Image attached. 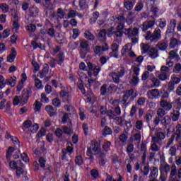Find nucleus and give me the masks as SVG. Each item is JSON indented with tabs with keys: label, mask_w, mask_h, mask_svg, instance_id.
I'll use <instances>...</instances> for the list:
<instances>
[{
	"label": "nucleus",
	"mask_w": 181,
	"mask_h": 181,
	"mask_svg": "<svg viewBox=\"0 0 181 181\" xmlns=\"http://www.w3.org/2000/svg\"><path fill=\"white\" fill-rule=\"evenodd\" d=\"M125 75V69L121 68L117 72H112L110 76L112 78V81L115 84H119L121 83L122 77H124Z\"/></svg>",
	"instance_id": "obj_3"
},
{
	"label": "nucleus",
	"mask_w": 181,
	"mask_h": 181,
	"mask_svg": "<svg viewBox=\"0 0 181 181\" xmlns=\"http://www.w3.org/2000/svg\"><path fill=\"white\" fill-rule=\"evenodd\" d=\"M32 94V90L29 89H23L22 92V95L21 97V105H25L26 103H28V100H29V97H30Z\"/></svg>",
	"instance_id": "obj_4"
},
{
	"label": "nucleus",
	"mask_w": 181,
	"mask_h": 181,
	"mask_svg": "<svg viewBox=\"0 0 181 181\" xmlns=\"http://www.w3.org/2000/svg\"><path fill=\"white\" fill-rule=\"evenodd\" d=\"M40 168L45 169L46 167V160L43 157H40L38 160Z\"/></svg>",
	"instance_id": "obj_45"
},
{
	"label": "nucleus",
	"mask_w": 181,
	"mask_h": 181,
	"mask_svg": "<svg viewBox=\"0 0 181 181\" xmlns=\"http://www.w3.org/2000/svg\"><path fill=\"white\" fill-rule=\"evenodd\" d=\"M64 52H59L57 56V64H63V62H64Z\"/></svg>",
	"instance_id": "obj_30"
},
{
	"label": "nucleus",
	"mask_w": 181,
	"mask_h": 181,
	"mask_svg": "<svg viewBox=\"0 0 181 181\" xmlns=\"http://www.w3.org/2000/svg\"><path fill=\"white\" fill-rule=\"evenodd\" d=\"M52 104L54 105V107H60V104H62V102L60 101L59 98H54L52 100Z\"/></svg>",
	"instance_id": "obj_55"
},
{
	"label": "nucleus",
	"mask_w": 181,
	"mask_h": 181,
	"mask_svg": "<svg viewBox=\"0 0 181 181\" xmlns=\"http://www.w3.org/2000/svg\"><path fill=\"white\" fill-rule=\"evenodd\" d=\"M166 138V134L165 132H155L153 136L151 137L152 142H157V144H160L161 141H163Z\"/></svg>",
	"instance_id": "obj_5"
},
{
	"label": "nucleus",
	"mask_w": 181,
	"mask_h": 181,
	"mask_svg": "<svg viewBox=\"0 0 181 181\" xmlns=\"http://www.w3.org/2000/svg\"><path fill=\"white\" fill-rule=\"evenodd\" d=\"M135 4V0H124V8L127 9V11H132L134 8V4Z\"/></svg>",
	"instance_id": "obj_21"
},
{
	"label": "nucleus",
	"mask_w": 181,
	"mask_h": 181,
	"mask_svg": "<svg viewBox=\"0 0 181 181\" xmlns=\"http://www.w3.org/2000/svg\"><path fill=\"white\" fill-rule=\"evenodd\" d=\"M83 163H84V159L83 158V156H76L75 157V164L77 165L78 166H81Z\"/></svg>",
	"instance_id": "obj_32"
},
{
	"label": "nucleus",
	"mask_w": 181,
	"mask_h": 181,
	"mask_svg": "<svg viewBox=\"0 0 181 181\" xmlns=\"http://www.w3.org/2000/svg\"><path fill=\"white\" fill-rule=\"evenodd\" d=\"M26 29L28 32H35L36 30V25L35 24H30L26 26Z\"/></svg>",
	"instance_id": "obj_51"
},
{
	"label": "nucleus",
	"mask_w": 181,
	"mask_h": 181,
	"mask_svg": "<svg viewBox=\"0 0 181 181\" xmlns=\"http://www.w3.org/2000/svg\"><path fill=\"white\" fill-rule=\"evenodd\" d=\"M158 142L153 141V144L151 146V149L152 152H158L159 151V148L158 147Z\"/></svg>",
	"instance_id": "obj_47"
},
{
	"label": "nucleus",
	"mask_w": 181,
	"mask_h": 181,
	"mask_svg": "<svg viewBox=\"0 0 181 181\" xmlns=\"http://www.w3.org/2000/svg\"><path fill=\"white\" fill-rule=\"evenodd\" d=\"M159 175V170L158 168L153 166L150 168V174L148 177H156L157 178Z\"/></svg>",
	"instance_id": "obj_18"
},
{
	"label": "nucleus",
	"mask_w": 181,
	"mask_h": 181,
	"mask_svg": "<svg viewBox=\"0 0 181 181\" xmlns=\"http://www.w3.org/2000/svg\"><path fill=\"white\" fill-rule=\"evenodd\" d=\"M168 44L165 40H161L157 44V47H158L160 50H166V49H168Z\"/></svg>",
	"instance_id": "obj_27"
},
{
	"label": "nucleus",
	"mask_w": 181,
	"mask_h": 181,
	"mask_svg": "<svg viewBox=\"0 0 181 181\" xmlns=\"http://www.w3.org/2000/svg\"><path fill=\"white\" fill-rule=\"evenodd\" d=\"M0 9L2 10L4 13H6V12L9 11V7L6 5V4H0Z\"/></svg>",
	"instance_id": "obj_48"
},
{
	"label": "nucleus",
	"mask_w": 181,
	"mask_h": 181,
	"mask_svg": "<svg viewBox=\"0 0 181 181\" xmlns=\"http://www.w3.org/2000/svg\"><path fill=\"white\" fill-rule=\"evenodd\" d=\"M169 154L171 155V156H176V147L175 146L170 148Z\"/></svg>",
	"instance_id": "obj_59"
},
{
	"label": "nucleus",
	"mask_w": 181,
	"mask_h": 181,
	"mask_svg": "<svg viewBox=\"0 0 181 181\" xmlns=\"http://www.w3.org/2000/svg\"><path fill=\"white\" fill-rule=\"evenodd\" d=\"M176 23H177V21L175 19H172L170 20V28L173 30H175V29L176 28Z\"/></svg>",
	"instance_id": "obj_61"
},
{
	"label": "nucleus",
	"mask_w": 181,
	"mask_h": 181,
	"mask_svg": "<svg viewBox=\"0 0 181 181\" xmlns=\"http://www.w3.org/2000/svg\"><path fill=\"white\" fill-rule=\"evenodd\" d=\"M151 81L153 84L152 87H159V84H160V81H159V79H158L157 78H151Z\"/></svg>",
	"instance_id": "obj_50"
},
{
	"label": "nucleus",
	"mask_w": 181,
	"mask_h": 181,
	"mask_svg": "<svg viewBox=\"0 0 181 181\" xmlns=\"http://www.w3.org/2000/svg\"><path fill=\"white\" fill-rule=\"evenodd\" d=\"M107 84H103L101 87H100V95H107V93H108V90L107 89Z\"/></svg>",
	"instance_id": "obj_39"
},
{
	"label": "nucleus",
	"mask_w": 181,
	"mask_h": 181,
	"mask_svg": "<svg viewBox=\"0 0 181 181\" xmlns=\"http://www.w3.org/2000/svg\"><path fill=\"white\" fill-rule=\"evenodd\" d=\"M172 166L170 167V165L169 164H168V163H161L160 165V173H165V175H168V173H169V172L172 171Z\"/></svg>",
	"instance_id": "obj_10"
},
{
	"label": "nucleus",
	"mask_w": 181,
	"mask_h": 181,
	"mask_svg": "<svg viewBox=\"0 0 181 181\" xmlns=\"http://www.w3.org/2000/svg\"><path fill=\"white\" fill-rule=\"evenodd\" d=\"M181 178H179V177L176 176V173H174L173 174L172 173H170V177L169 180L170 181H180Z\"/></svg>",
	"instance_id": "obj_40"
},
{
	"label": "nucleus",
	"mask_w": 181,
	"mask_h": 181,
	"mask_svg": "<svg viewBox=\"0 0 181 181\" xmlns=\"http://www.w3.org/2000/svg\"><path fill=\"white\" fill-rule=\"evenodd\" d=\"M57 13L58 15V18H59L60 19H63L64 18V11H63V8H58Z\"/></svg>",
	"instance_id": "obj_49"
},
{
	"label": "nucleus",
	"mask_w": 181,
	"mask_h": 181,
	"mask_svg": "<svg viewBox=\"0 0 181 181\" xmlns=\"http://www.w3.org/2000/svg\"><path fill=\"white\" fill-rule=\"evenodd\" d=\"M170 173H172L173 175L175 173V176H177L179 179H181V165L177 169V167H176V164H172Z\"/></svg>",
	"instance_id": "obj_15"
},
{
	"label": "nucleus",
	"mask_w": 181,
	"mask_h": 181,
	"mask_svg": "<svg viewBox=\"0 0 181 181\" xmlns=\"http://www.w3.org/2000/svg\"><path fill=\"white\" fill-rule=\"evenodd\" d=\"M23 125L24 127V128H23V131H25V129H28V128H30V127H32V121L27 120L23 122Z\"/></svg>",
	"instance_id": "obj_44"
},
{
	"label": "nucleus",
	"mask_w": 181,
	"mask_h": 181,
	"mask_svg": "<svg viewBox=\"0 0 181 181\" xmlns=\"http://www.w3.org/2000/svg\"><path fill=\"white\" fill-rule=\"evenodd\" d=\"M5 84H8V86H11V87H15V84H16V77L13 76L8 78L6 80Z\"/></svg>",
	"instance_id": "obj_28"
},
{
	"label": "nucleus",
	"mask_w": 181,
	"mask_h": 181,
	"mask_svg": "<svg viewBox=\"0 0 181 181\" xmlns=\"http://www.w3.org/2000/svg\"><path fill=\"white\" fill-rule=\"evenodd\" d=\"M157 115L160 118H163L166 115V110L163 109V107H159L157 110Z\"/></svg>",
	"instance_id": "obj_34"
},
{
	"label": "nucleus",
	"mask_w": 181,
	"mask_h": 181,
	"mask_svg": "<svg viewBox=\"0 0 181 181\" xmlns=\"http://www.w3.org/2000/svg\"><path fill=\"white\" fill-rule=\"evenodd\" d=\"M35 85L37 88H43V86L42 85V81H40V79L37 78L35 79Z\"/></svg>",
	"instance_id": "obj_46"
},
{
	"label": "nucleus",
	"mask_w": 181,
	"mask_h": 181,
	"mask_svg": "<svg viewBox=\"0 0 181 181\" xmlns=\"http://www.w3.org/2000/svg\"><path fill=\"white\" fill-rule=\"evenodd\" d=\"M100 152V146H98V142H94L90 147L88 148L86 155L88 156H91V155H97Z\"/></svg>",
	"instance_id": "obj_6"
},
{
	"label": "nucleus",
	"mask_w": 181,
	"mask_h": 181,
	"mask_svg": "<svg viewBox=\"0 0 181 181\" xmlns=\"http://www.w3.org/2000/svg\"><path fill=\"white\" fill-rule=\"evenodd\" d=\"M84 35H85L86 39H88V40H90L91 42H93V40H94V39H95V37L94 36V35H93L88 30L85 31Z\"/></svg>",
	"instance_id": "obj_35"
},
{
	"label": "nucleus",
	"mask_w": 181,
	"mask_h": 181,
	"mask_svg": "<svg viewBox=\"0 0 181 181\" xmlns=\"http://www.w3.org/2000/svg\"><path fill=\"white\" fill-rule=\"evenodd\" d=\"M110 146H111V142L110 141H106L103 146V148L105 152H108L110 151Z\"/></svg>",
	"instance_id": "obj_52"
},
{
	"label": "nucleus",
	"mask_w": 181,
	"mask_h": 181,
	"mask_svg": "<svg viewBox=\"0 0 181 181\" xmlns=\"http://www.w3.org/2000/svg\"><path fill=\"white\" fill-rule=\"evenodd\" d=\"M22 76L23 78L21 80V81L18 82V84L17 86V91L18 92L22 91V88H23V83L26 81V74H23Z\"/></svg>",
	"instance_id": "obj_26"
},
{
	"label": "nucleus",
	"mask_w": 181,
	"mask_h": 181,
	"mask_svg": "<svg viewBox=\"0 0 181 181\" xmlns=\"http://www.w3.org/2000/svg\"><path fill=\"white\" fill-rule=\"evenodd\" d=\"M134 89H129L127 90L124 92V95L122 97V100H120V103L121 104H125V103H127V101H128V100H129L130 98V100L133 101L134 100Z\"/></svg>",
	"instance_id": "obj_7"
},
{
	"label": "nucleus",
	"mask_w": 181,
	"mask_h": 181,
	"mask_svg": "<svg viewBox=\"0 0 181 181\" xmlns=\"http://www.w3.org/2000/svg\"><path fill=\"white\" fill-rule=\"evenodd\" d=\"M149 170H151V168L148 165H145L143 170H141L143 176H148L149 175Z\"/></svg>",
	"instance_id": "obj_41"
},
{
	"label": "nucleus",
	"mask_w": 181,
	"mask_h": 181,
	"mask_svg": "<svg viewBox=\"0 0 181 181\" xmlns=\"http://www.w3.org/2000/svg\"><path fill=\"white\" fill-rule=\"evenodd\" d=\"M160 71L163 74H168L170 71V69L166 66H162L160 68Z\"/></svg>",
	"instance_id": "obj_56"
},
{
	"label": "nucleus",
	"mask_w": 181,
	"mask_h": 181,
	"mask_svg": "<svg viewBox=\"0 0 181 181\" xmlns=\"http://www.w3.org/2000/svg\"><path fill=\"white\" fill-rule=\"evenodd\" d=\"M88 53V41L80 40L79 41V54L81 59H86Z\"/></svg>",
	"instance_id": "obj_2"
},
{
	"label": "nucleus",
	"mask_w": 181,
	"mask_h": 181,
	"mask_svg": "<svg viewBox=\"0 0 181 181\" xmlns=\"http://www.w3.org/2000/svg\"><path fill=\"white\" fill-rule=\"evenodd\" d=\"M49 73V65L46 64L42 70L40 72V78H43L46 77V75Z\"/></svg>",
	"instance_id": "obj_31"
},
{
	"label": "nucleus",
	"mask_w": 181,
	"mask_h": 181,
	"mask_svg": "<svg viewBox=\"0 0 181 181\" xmlns=\"http://www.w3.org/2000/svg\"><path fill=\"white\" fill-rule=\"evenodd\" d=\"M142 127H144V122H142V120H137L136 122V129L141 130L142 129Z\"/></svg>",
	"instance_id": "obj_57"
},
{
	"label": "nucleus",
	"mask_w": 181,
	"mask_h": 181,
	"mask_svg": "<svg viewBox=\"0 0 181 181\" xmlns=\"http://www.w3.org/2000/svg\"><path fill=\"white\" fill-rule=\"evenodd\" d=\"M102 134L103 136H107V135H112V129L108 126H105L103 129Z\"/></svg>",
	"instance_id": "obj_33"
},
{
	"label": "nucleus",
	"mask_w": 181,
	"mask_h": 181,
	"mask_svg": "<svg viewBox=\"0 0 181 181\" xmlns=\"http://www.w3.org/2000/svg\"><path fill=\"white\" fill-rule=\"evenodd\" d=\"M172 122V118L169 115H165L161 117V125L165 127V128L168 127V125H170Z\"/></svg>",
	"instance_id": "obj_16"
},
{
	"label": "nucleus",
	"mask_w": 181,
	"mask_h": 181,
	"mask_svg": "<svg viewBox=\"0 0 181 181\" xmlns=\"http://www.w3.org/2000/svg\"><path fill=\"white\" fill-rule=\"evenodd\" d=\"M16 54L17 53L15 47H12L11 54L7 57V62H9V63H13L15 57H16Z\"/></svg>",
	"instance_id": "obj_20"
},
{
	"label": "nucleus",
	"mask_w": 181,
	"mask_h": 181,
	"mask_svg": "<svg viewBox=\"0 0 181 181\" xmlns=\"http://www.w3.org/2000/svg\"><path fill=\"white\" fill-rule=\"evenodd\" d=\"M132 49V45L131 44H126L122 49V55L127 56V53H129Z\"/></svg>",
	"instance_id": "obj_24"
},
{
	"label": "nucleus",
	"mask_w": 181,
	"mask_h": 181,
	"mask_svg": "<svg viewBox=\"0 0 181 181\" xmlns=\"http://www.w3.org/2000/svg\"><path fill=\"white\" fill-rule=\"evenodd\" d=\"M28 13L30 18H36V16H37L39 14V8H37V7L35 6H33L29 8Z\"/></svg>",
	"instance_id": "obj_17"
},
{
	"label": "nucleus",
	"mask_w": 181,
	"mask_h": 181,
	"mask_svg": "<svg viewBox=\"0 0 181 181\" xmlns=\"http://www.w3.org/2000/svg\"><path fill=\"white\" fill-rule=\"evenodd\" d=\"M13 152H15V148L10 146L7 150L6 155L7 160H11V156L12 155V153H13Z\"/></svg>",
	"instance_id": "obj_37"
},
{
	"label": "nucleus",
	"mask_w": 181,
	"mask_h": 181,
	"mask_svg": "<svg viewBox=\"0 0 181 181\" xmlns=\"http://www.w3.org/2000/svg\"><path fill=\"white\" fill-rule=\"evenodd\" d=\"M107 117H109L110 119H114V118L117 117L115 112L112 110H109L107 111Z\"/></svg>",
	"instance_id": "obj_42"
},
{
	"label": "nucleus",
	"mask_w": 181,
	"mask_h": 181,
	"mask_svg": "<svg viewBox=\"0 0 181 181\" xmlns=\"http://www.w3.org/2000/svg\"><path fill=\"white\" fill-rule=\"evenodd\" d=\"M147 94H151L153 98H159L160 97V93L158 89H152L147 92Z\"/></svg>",
	"instance_id": "obj_29"
},
{
	"label": "nucleus",
	"mask_w": 181,
	"mask_h": 181,
	"mask_svg": "<svg viewBox=\"0 0 181 181\" xmlns=\"http://www.w3.org/2000/svg\"><path fill=\"white\" fill-rule=\"evenodd\" d=\"M45 110L49 114V117H54V115H57V112H56V110L53 108L52 105H47L45 107Z\"/></svg>",
	"instance_id": "obj_23"
},
{
	"label": "nucleus",
	"mask_w": 181,
	"mask_h": 181,
	"mask_svg": "<svg viewBox=\"0 0 181 181\" xmlns=\"http://www.w3.org/2000/svg\"><path fill=\"white\" fill-rule=\"evenodd\" d=\"M98 40L100 42V43H105L107 42V30L103 29L98 34Z\"/></svg>",
	"instance_id": "obj_11"
},
{
	"label": "nucleus",
	"mask_w": 181,
	"mask_h": 181,
	"mask_svg": "<svg viewBox=\"0 0 181 181\" xmlns=\"http://www.w3.org/2000/svg\"><path fill=\"white\" fill-rule=\"evenodd\" d=\"M138 83H139V78L136 75H132V78L131 80L130 84L132 86H137Z\"/></svg>",
	"instance_id": "obj_38"
},
{
	"label": "nucleus",
	"mask_w": 181,
	"mask_h": 181,
	"mask_svg": "<svg viewBox=\"0 0 181 181\" xmlns=\"http://www.w3.org/2000/svg\"><path fill=\"white\" fill-rule=\"evenodd\" d=\"M132 70L134 71L133 76H139V67L136 66H132Z\"/></svg>",
	"instance_id": "obj_53"
},
{
	"label": "nucleus",
	"mask_w": 181,
	"mask_h": 181,
	"mask_svg": "<svg viewBox=\"0 0 181 181\" xmlns=\"http://www.w3.org/2000/svg\"><path fill=\"white\" fill-rule=\"evenodd\" d=\"M125 30H127V28H125V27L117 26L116 30L113 31L112 33V35H115L116 37H122L124 32H125Z\"/></svg>",
	"instance_id": "obj_12"
},
{
	"label": "nucleus",
	"mask_w": 181,
	"mask_h": 181,
	"mask_svg": "<svg viewBox=\"0 0 181 181\" xmlns=\"http://www.w3.org/2000/svg\"><path fill=\"white\" fill-rule=\"evenodd\" d=\"M114 19L115 22L118 23L117 26L125 28V18H124V16H115Z\"/></svg>",
	"instance_id": "obj_14"
},
{
	"label": "nucleus",
	"mask_w": 181,
	"mask_h": 181,
	"mask_svg": "<svg viewBox=\"0 0 181 181\" xmlns=\"http://www.w3.org/2000/svg\"><path fill=\"white\" fill-rule=\"evenodd\" d=\"M170 117H171L170 118L172 121L173 122L178 121L179 117H180V112L179 111V110H173V112L170 113Z\"/></svg>",
	"instance_id": "obj_22"
},
{
	"label": "nucleus",
	"mask_w": 181,
	"mask_h": 181,
	"mask_svg": "<svg viewBox=\"0 0 181 181\" xmlns=\"http://www.w3.org/2000/svg\"><path fill=\"white\" fill-rule=\"evenodd\" d=\"M124 35L128 36V37H133L134 36H138L139 35V30L137 28H128L125 30L124 32Z\"/></svg>",
	"instance_id": "obj_9"
},
{
	"label": "nucleus",
	"mask_w": 181,
	"mask_h": 181,
	"mask_svg": "<svg viewBox=\"0 0 181 181\" xmlns=\"http://www.w3.org/2000/svg\"><path fill=\"white\" fill-rule=\"evenodd\" d=\"M146 101V99H145V98L141 97L137 100V104L141 107L142 105H145Z\"/></svg>",
	"instance_id": "obj_58"
},
{
	"label": "nucleus",
	"mask_w": 181,
	"mask_h": 181,
	"mask_svg": "<svg viewBox=\"0 0 181 181\" xmlns=\"http://www.w3.org/2000/svg\"><path fill=\"white\" fill-rule=\"evenodd\" d=\"M160 107L165 110V111H170L173 106H172V103L168 102L165 99H160Z\"/></svg>",
	"instance_id": "obj_13"
},
{
	"label": "nucleus",
	"mask_w": 181,
	"mask_h": 181,
	"mask_svg": "<svg viewBox=\"0 0 181 181\" xmlns=\"http://www.w3.org/2000/svg\"><path fill=\"white\" fill-rule=\"evenodd\" d=\"M133 141H135L136 144L141 143V133H136L133 136Z\"/></svg>",
	"instance_id": "obj_43"
},
{
	"label": "nucleus",
	"mask_w": 181,
	"mask_h": 181,
	"mask_svg": "<svg viewBox=\"0 0 181 181\" xmlns=\"http://www.w3.org/2000/svg\"><path fill=\"white\" fill-rule=\"evenodd\" d=\"M173 73H175L176 74H180L181 73V64L177 63L174 66V69L173 70Z\"/></svg>",
	"instance_id": "obj_36"
},
{
	"label": "nucleus",
	"mask_w": 181,
	"mask_h": 181,
	"mask_svg": "<svg viewBox=\"0 0 181 181\" xmlns=\"http://www.w3.org/2000/svg\"><path fill=\"white\" fill-rule=\"evenodd\" d=\"M168 177V174H165V173H160L159 181H166Z\"/></svg>",
	"instance_id": "obj_64"
},
{
	"label": "nucleus",
	"mask_w": 181,
	"mask_h": 181,
	"mask_svg": "<svg viewBox=\"0 0 181 181\" xmlns=\"http://www.w3.org/2000/svg\"><path fill=\"white\" fill-rule=\"evenodd\" d=\"M19 103L21 104V96H15L13 100V105H18Z\"/></svg>",
	"instance_id": "obj_63"
},
{
	"label": "nucleus",
	"mask_w": 181,
	"mask_h": 181,
	"mask_svg": "<svg viewBox=\"0 0 181 181\" xmlns=\"http://www.w3.org/2000/svg\"><path fill=\"white\" fill-rule=\"evenodd\" d=\"M168 59L170 60H173V59H175L176 62H180V57H179V54L175 52V50H172L169 52V57Z\"/></svg>",
	"instance_id": "obj_25"
},
{
	"label": "nucleus",
	"mask_w": 181,
	"mask_h": 181,
	"mask_svg": "<svg viewBox=\"0 0 181 181\" xmlns=\"http://www.w3.org/2000/svg\"><path fill=\"white\" fill-rule=\"evenodd\" d=\"M170 81L174 83L175 85L176 84H179V83H180V78H177L176 76H173L171 78Z\"/></svg>",
	"instance_id": "obj_62"
},
{
	"label": "nucleus",
	"mask_w": 181,
	"mask_h": 181,
	"mask_svg": "<svg viewBox=\"0 0 181 181\" xmlns=\"http://www.w3.org/2000/svg\"><path fill=\"white\" fill-rule=\"evenodd\" d=\"M162 31L158 28H156L154 31H147L145 35L146 40H149L151 43H156L162 39Z\"/></svg>",
	"instance_id": "obj_1"
},
{
	"label": "nucleus",
	"mask_w": 181,
	"mask_h": 181,
	"mask_svg": "<svg viewBox=\"0 0 181 181\" xmlns=\"http://www.w3.org/2000/svg\"><path fill=\"white\" fill-rule=\"evenodd\" d=\"M90 175L92 177H94V179H97V177H98V170H97L96 169L91 170Z\"/></svg>",
	"instance_id": "obj_60"
},
{
	"label": "nucleus",
	"mask_w": 181,
	"mask_h": 181,
	"mask_svg": "<svg viewBox=\"0 0 181 181\" xmlns=\"http://www.w3.org/2000/svg\"><path fill=\"white\" fill-rule=\"evenodd\" d=\"M143 8H144V4L141 2H138L134 10L136 12H140V11H142Z\"/></svg>",
	"instance_id": "obj_54"
},
{
	"label": "nucleus",
	"mask_w": 181,
	"mask_h": 181,
	"mask_svg": "<svg viewBox=\"0 0 181 181\" xmlns=\"http://www.w3.org/2000/svg\"><path fill=\"white\" fill-rule=\"evenodd\" d=\"M148 56L151 59H156V57H159V52L156 48L153 47L148 50Z\"/></svg>",
	"instance_id": "obj_19"
},
{
	"label": "nucleus",
	"mask_w": 181,
	"mask_h": 181,
	"mask_svg": "<svg viewBox=\"0 0 181 181\" xmlns=\"http://www.w3.org/2000/svg\"><path fill=\"white\" fill-rule=\"evenodd\" d=\"M153 26H155V21L147 20L141 25L140 28L143 32H146L149 29H153Z\"/></svg>",
	"instance_id": "obj_8"
}]
</instances>
